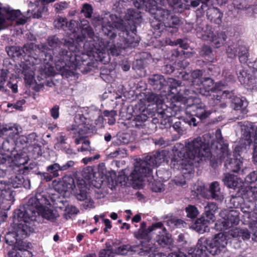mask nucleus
Here are the masks:
<instances>
[{"mask_svg": "<svg viewBox=\"0 0 257 257\" xmlns=\"http://www.w3.org/2000/svg\"><path fill=\"white\" fill-rule=\"evenodd\" d=\"M215 138H211L210 134H206L202 137H197L188 142L184 147L180 145V149L174 150V156L171 160V168H178L186 161L189 164L199 163L200 161L209 160L212 167H216L218 161H222L225 157V167L234 173L240 174L242 162L237 158H229L231 156L228 149V144L224 142L221 131L217 129L215 132Z\"/></svg>", "mask_w": 257, "mask_h": 257, "instance_id": "obj_1", "label": "nucleus"}, {"mask_svg": "<svg viewBox=\"0 0 257 257\" xmlns=\"http://www.w3.org/2000/svg\"><path fill=\"white\" fill-rule=\"evenodd\" d=\"M46 201V198L40 194H37L15 211L14 222L17 226L13 232H9L5 237L6 242L12 248L34 231L36 223H43L44 219L52 222L56 221L58 214L56 211L44 205Z\"/></svg>", "mask_w": 257, "mask_h": 257, "instance_id": "obj_2", "label": "nucleus"}, {"mask_svg": "<svg viewBox=\"0 0 257 257\" xmlns=\"http://www.w3.org/2000/svg\"><path fill=\"white\" fill-rule=\"evenodd\" d=\"M45 49L41 50L38 60L44 64H54L56 69L63 75H70L71 70L79 69L83 74H87L94 67V63L90 60L87 54L82 56H68L66 51L61 48L52 50L46 44Z\"/></svg>", "mask_w": 257, "mask_h": 257, "instance_id": "obj_3", "label": "nucleus"}, {"mask_svg": "<svg viewBox=\"0 0 257 257\" xmlns=\"http://www.w3.org/2000/svg\"><path fill=\"white\" fill-rule=\"evenodd\" d=\"M166 151L161 150L149 154L144 160L140 159L134 165V169L130 174L129 170H122L118 175L120 182L134 184L136 181H143L144 178H150L148 181L151 182L152 168L157 167L164 162L166 157Z\"/></svg>", "mask_w": 257, "mask_h": 257, "instance_id": "obj_4", "label": "nucleus"}, {"mask_svg": "<svg viewBox=\"0 0 257 257\" xmlns=\"http://www.w3.org/2000/svg\"><path fill=\"white\" fill-rule=\"evenodd\" d=\"M141 12L138 10L128 9L124 21L118 24L117 29L119 37L125 47H135L140 42L137 35V27L142 22Z\"/></svg>", "mask_w": 257, "mask_h": 257, "instance_id": "obj_5", "label": "nucleus"}, {"mask_svg": "<svg viewBox=\"0 0 257 257\" xmlns=\"http://www.w3.org/2000/svg\"><path fill=\"white\" fill-rule=\"evenodd\" d=\"M227 244V236L222 232L212 238L202 237L191 251L192 257H208L209 253L213 255L218 254L225 251Z\"/></svg>", "mask_w": 257, "mask_h": 257, "instance_id": "obj_6", "label": "nucleus"}, {"mask_svg": "<svg viewBox=\"0 0 257 257\" xmlns=\"http://www.w3.org/2000/svg\"><path fill=\"white\" fill-rule=\"evenodd\" d=\"M179 102L176 103H170V106L165 103H161L160 107L156 109L155 112H151L150 110L147 113L149 118H151V121L154 124L161 123L167 125L169 122V117L175 116L180 113L182 107L179 105Z\"/></svg>", "mask_w": 257, "mask_h": 257, "instance_id": "obj_7", "label": "nucleus"}, {"mask_svg": "<svg viewBox=\"0 0 257 257\" xmlns=\"http://www.w3.org/2000/svg\"><path fill=\"white\" fill-rule=\"evenodd\" d=\"M154 233L156 234L154 238V243L152 237L149 246L153 247L154 250H150L148 254L149 257H155L158 252L157 249L159 247L165 248L167 251L172 250L173 245L172 235L168 232L162 223L160 227L155 228Z\"/></svg>", "mask_w": 257, "mask_h": 257, "instance_id": "obj_8", "label": "nucleus"}, {"mask_svg": "<svg viewBox=\"0 0 257 257\" xmlns=\"http://www.w3.org/2000/svg\"><path fill=\"white\" fill-rule=\"evenodd\" d=\"M15 147V140L13 139H6L3 141L2 145H0V177L10 174L14 169V163L11 162L10 159H7L5 156H10Z\"/></svg>", "mask_w": 257, "mask_h": 257, "instance_id": "obj_9", "label": "nucleus"}, {"mask_svg": "<svg viewBox=\"0 0 257 257\" xmlns=\"http://www.w3.org/2000/svg\"><path fill=\"white\" fill-rule=\"evenodd\" d=\"M47 42L52 50L58 48L63 49L66 52V55L68 56H82V54H86L78 49L72 39L63 38L60 40L56 35H52L48 37Z\"/></svg>", "mask_w": 257, "mask_h": 257, "instance_id": "obj_10", "label": "nucleus"}, {"mask_svg": "<svg viewBox=\"0 0 257 257\" xmlns=\"http://www.w3.org/2000/svg\"><path fill=\"white\" fill-rule=\"evenodd\" d=\"M134 5L138 9L145 7L146 11L149 12L152 15H155V18H159L163 24L172 12L169 10L158 8L156 6V2L153 0H136L134 2Z\"/></svg>", "mask_w": 257, "mask_h": 257, "instance_id": "obj_11", "label": "nucleus"}, {"mask_svg": "<svg viewBox=\"0 0 257 257\" xmlns=\"http://www.w3.org/2000/svg\"><path fill=\"white\" fill-rule=\"evenodd\" d=\"M162 225L161 222L152 224L147 228V223L143 221L141 222L140 228L134 232V236L140 241L142 246H150L149 243L151 240L152 235L154 234L156 228H159Z\"/></svg>", "mask_w": 257, "mask_h": 257, "instance_id": "obj_12", "label": "nucleus"}, {"mask_svg": "<svg viewBox=\"0 0 257 257\" xmlns=\"http://www.w3.org/2000/svg\"><path fill=\"white\" fill-rule=\"evenodd\" d=\"M257 187V184L250 188H243L236 191H230L231 194L229 199L230 208H240L243 203L244 198L251 196L257 200V195L253 192V189Z\"/></svg>", "mask_w": 257, "mask_h": 257, "instance_id": "obj_13", "label": "nucleus"}, {"mask_svg": "<svg viewBox=\"0 0 257 257\" xmlns=\"http://www.w3.org/2000/svg\"><path fill=\"white\" fill-rule=\"evenodd\" d=\"M248 223L251 232L246 228H235L229 231L228 235L234 240L241 242L242 240L249 239L251 233L252 240L257 241V219L249 221Z\"/></svg>", "mask_w": 257, "mask_h": 257, "instance_id": "obj_14", "label": "nucleus"}, {"mask_svg": "<svg viewBox=\"0 0 257 257\" xmlns=\"http://www.w3.org/2000/svg\"><path fill=\"white\" fill-rule=\"evenodd\" d=\"M154 250L153 247L150 246H142L141 243L138 245H132L130 244H122L114 250V254L125 255L128 253L133 254L137 253L143 256L149 254L150 250Z\"/></svg>", "mask_w": 257, "mask_h": 257, "instance_id": "obj_15", "label": "nucleus"}, {"mask_svg": "<svg viewBox=\"0 0 257 257\" xmlns=\"http://www.w3.org/2000/svg\"><path fill=\"white\" fill-rule=\"evenodd\" d=\"M91 23L94 27H101V35L106 36L111 40L116 37V29L110 22H106L103 17L100 16H94L91 19Z\"/></svg>", "mask_w": 257, "mask_h": 257, "instance_id": "obj_16", "label": "nucleus"}, {"mask_svg": "<svg viewBox=\"0 0 257 257\" xmlns=\"http://www.w3.org/2000/svg\"><path fill=\"white\" fill-rule=\"evenodd\" d=\"M169 117L170 121L167 122L168 124L166 127L171 126L172 125L174 130L179 134H182L184 131L186 129L185 125L188 124L189 126H197V122L196 118L192 115H186L181 118H178V120L174 122L171 118Z\"/></svg>", "mask_w": 257, "mask_h": 257, "instance_id": "obj_17", "label": "nucleus"}, {"mask_svg": "<svg viewBox=\"0 0 257 257\" xmlns=\"http://www.w3.org/2000/svg\"><path fill=\"white\" fill-rule=\"evenodd\" d=\"M75 164V162L71 160L62 165L57 163H54L47 166L46 171L50 173L53 178H57L62 176L64 171L72 169Z\"/></svg>", "mask_w": 257, "mask_h": 257, "instance_id": "obj_18", "label": "nucleus"}, {"mask_svg": "<svg viewBox=\"0 0 257 257\" xmlns=\"http://www.w3.org/2000/svg\"><path fill=\"white\" fill-rule=\"evenodd\" d=\"M166 78L161 74H153L149 76L148 82L151 89L156 92L165 93V90L168 88Z\"/></svg>", "mask_w": 257, "mask_h": 257, "instance_id": "obj_19", "label": "nucleus"}, {"mask_svg": "<svg viewBox=\"0 0 257 257\" xmlns=\"http://www.w3.org/2000/svg\"><path fill=\"white\" fill-rule=\"evenodd\" d=\"M227 98L229 99L231 102V107L236 111H239L241 114V118L244 117L246 114L247 110L246 107L247 106V102L244 97H239L234 95L232 92L227 91Z\"/></svg>", "mask_w": 257, "mask_h": 257, "instance_id": "obj_20", "label": "nucleus"}, {"mask_svg": "<svg viewBox=\"0 0 257 257\" xmlns=\"http://www.w3.org/2000/svg\"><path fill=\"white\" fill-rule=\"evenodd\" d=\"M236 74L240 83L247 89H253L255 86L256 80L252 76L243 69L241 66L236 67Z\"/></svg>", "mask_w": 257, "mask_h": 257, "instance_id": "obj_21", "label": "nucleus"}, {"mask_svg": "<svg viewBox=\"0 0 257 257\" xmlns=\"http://www.w3.org/2000/svg\"><path fill=\"white\" fill-rule=\"evenodd\" d=\"M44 44L36 45L34 43H28L24 45L25 57L24 61H30L28 59H33L35 60H38L41 50L45 49Z\"/></svg>", "mask_w": 257, "mask_h": 257, "instance_id": "obj_22", "label": "nucleus"}, {"mask_svg": "<svg viewBox=\"0 0 257 257\" xmlns=\"http://www.w3.org/2000/svg\"><path fill=\"white\" fill-rule=\"evenodd\" d=\"M18 245L9 250L8 257H32V252L29 250L30 248L29 244L25 241L18 242Z\"/></svg>", "mask_w": 257, "mask_h": 257, "instance_id": "obj_23", "label": "nucleus"}, {"mask_svg": "<svg viewBox=\"0 0 257 257\" xmlns=\"http://www.w3.org/2000/svg\"><path fill=\"white\" fill-rule=\"evenodd\" d=\"M223 221L222 222L224 229L236 225L240 221L239 212L236 209L225 210L223 213Z\"/></svg>", "mask_w": 257, "mask_h": 257, "instance_id": "obj_24", "label": "nucleus"}, {"mask_svg": "<svg viewBox=\"0 0 257 257\" xmlns=\"http://www.w3.org/2000/svg\"><path fill=\"white\" fill-rule=\"evenodd\" d=\"M180 75L183 80L188 81L191 85H195V83L198 85L206 75V70L205 69H195L192 71L190 74L180 72Z\"/></svg>", "mask_w": 257, "mask_h": 257, "instance_id": "obj_25", "label": "nucleus"}, {"mask_svg": "<svg viewBox=\"0 0 257 257\" xmlns=\"http://www.w3.org/2000/svg\"><path fill=\"white\" fill-rule=\"evenodd\" d=\"M186 108H191L192 113L190 115L193 116L196 118L197 122V125L199 122L204 121L206 118H207L211 114V112L209 111L206 110L204 108L199 105L192 104H188L186 103Z\"/></svg>", "mask_w": 257, "mask_h": 257, "instance_id": "obj_26", "label": "nucleus"}, {"mask_svg": "<svg viewBox=\"0 0 257 257\" xmlns=\"http://www.w3.org/2000/svg\"><path fill=\"white\" fill-rule=\"evenodd\" d=\"M214 84V80L210 76H207L205 75L198 84L199 86H202V88L200 87L199 92L203 95L208 96L210 95V91L221 90V88L218 86V84L216 83L215 86Z\"/></svg>", "mask_w": 257, "mask_h": 257, "instance_id": "obj_27", "label": "nucleus"}, {"mask_svg": "<svg viewBox=\"0 0 257 257\" xmlns=\"http://www.w3.org/2000/svg\"><path fill=\"white\" fill-rule=\"evenodd\" d=\"M240 209L244 214L243 217L248 219V222L256 219V206L253 202L244 201Z\"/></svg>", "mask_w": 257, "mask_h": 257, "instance_id": "obj_28", "label": "nucleus"}, {"mask_svg": "<svg viewBox=\"0 0 257 257\" xmlns=\"http://www.w3.org/2000/svg\"><path fill=\"white\" fill-rule=\"evenodd\" d=\"M211 222L205 219L202 216L197 218L193 222L188 224L190 228L196 231L197 232L202 234L210 230L209 225Z\"/></svg>", "mask_w": 257, "mask_h": 257, "instance_id": "obj_29", "label": "nucleus"}, {"mask_svg": "<svg viewBox=\"0 0 257 257\" xmlns=\"http://www.w3.org/2000/svg\"><path fill=\"white\" fill-rule=\"evenodd\" d=\"M222 181L225 186L232 190V191H238V190H240V188H247V187L243 186L241 181L237 176L232 174H224Z\"/></svg>", "mask_w": 257, "mask_h": 257, "instance_id": "obj_30", "label": "nucleus"}, {"mask_svg": "<svg viewBox=\"0 0 257 257\" xmlns=\"http://www.w3.org/2000/svg\"><path fill=\"white\" fill-rule=\"evenodd\" d=\"M21 130L22 128L17 125H6L0 127V138L6 137L7 139L15 140Z\"/></svg>", "mask_w": 257, "mask_h": 257, "instance_id": "obj_31", "label": "nucleus"}, {"mask_svg": "<svg viewBox=\"0 0 257 257\" xmlns=\"http://www.w3.org/2000/svg\"><path fill=\"white\" fill-rule=\"evenodd\" d=\"M81 23V33L76 37V40L78 43L85 41L87 37L90 39H93L94 36L93 30L88 25V22L87 20H83Z\"/></svg>", "mask_w": 257, "mask_h": 257, "instance_id": "obj_32", "label": "nucleus"}, {"mask_svg": "<svg viewBox=\"0 0 257 257\" xmlns=\"http://www.w3.org/2000/svg\"><path fill=\"white\" fill-rule=\"evenodd\" d=\"M88 188L85 181L83 179H78L76 187L73 190L76 198L79 201H84L87 199Z\"/></svg>", "mask_w": 257, "mask_h": 257, "instance_id": "obj_33", "label": "nucleus"}, {"mask_svg": "<svg viewBox=\"0 0 257 257\" xmlns=\"http://www.w3.org/2000/svg\"><path fill=\"white\" fill-rule=\"evenodd\" d=\"M218 208L215 203L208 202L204 206V212L201 216L211 222L215 221L216 218L215 213L217 211Z\"/></svg>", "mask_w": 257, "mask_h": 257, "instance_id": "obj_34", "label": "nucleus"}, {"mask_svg": "<svg viewBox=\"0 0 257 257\" xmlns=\"http://www.w3.org/2000/svg\"><path fill=\"white\" fill-rule=\"evenodd\" d=\"M242 136L249 143L252 141V139L254 141L257 137V127L252 122L247 123L243 126Z\"/></svg>", "mask_w": 257, "mask_h": 257, "instance_id": "obj_35", "label": "nucleus"}, {"mask_svg": "<svg viewBox=\"0 0 257 257\" xmlns=\"http://www.w3.org/2000/svg\"><path fill=\"white\" fill-rule=\"evenodd\" d=\"M24 45L23 47L19 46H11L6 47V51L8 55L14 59L24 60L25 52Z\"/></svg>", "mask_w": 257, "mask_h": 257, "instance_id": "obj_36", "label": "nucleus"}, {"mask_svg": "<svg viewBox=\"0 0 257 257\" xmlns=\"http://www.w3.org/2000/svg\"><path fill=\"white\" fill-rule=\"evenodd\" d=\"M225 98H227V91H224L221 95L213 94L209 100V103L216 108H224L226 107V102Z\"/></svg>", "mask_w": 257, "mask_h": 257, "instance_id": "obj_37", "label": "nucleus"}, {"mask_svg": "<svg viewBox=\"0 0 257 257\" xmlns=\"http://www.w3.org/2000/svg\"><path fill=\"white\" fill-rule=\"evenodd\" d=\"M7 73H2L0 75V91H6L5 88V84L7 82L6 86L11 89L12 92L14 93L18 92L17 80L13 79L12 81L7 82Z\"/></svg>", "mask_w": 257, "mask_h": 257, "instance_id": "obj_38", "label": "nucleus"}, {"mask_svg": "<svg viewBox=\"0 0 257 257\" xmlns=\"http://www.w3.org/2000/svg\"><path fill=\"white\" fill-rule=\"evenodd\" d=\"M149 111L148 108L143 109L141 113L136 115L132 121V125L139 129L143 128L145 125V122L149 119V116L147 114Z\"/></svg>", "mask_w": 257, "mask_h": 257, "instance_id": "obj_39", "label": "nucleus"}, {"mask_svg": "<svg viewBox=\"0 0 257 257\" xmlns=\"http://www.w3.org/2000/svg\"><path fill=\"white\" fill-rule=\"evenodd\" d=\"M209 192L211 197L217 201H222L224 197L221 191L219 183L217 181L213 182L209 186Z\"/></svg>", "mask_w": 257, "mask_h": 257, "instance_id": "obj_40", "label": "nucleus"}, {"mask_svg": "<svg viewBox=\"0 0 257 257\" xmlns=\"http://www.w3.org/2000/svg\"><path fill=\"white\" fill-rule=\"evenodd\" d=\"M166 82L168 88L165 90V95L170 94H175L178 93L179 90L177 89V88L181 84L180 81L173 78H167Z\"/></svg>", "mask_w": 257, "mask_h": 257, "instance_id": "obj_41", "label": "nucleus"}, {"mask_svg": "<svg viewBox=\"0 0 257 257\" xmlns=\"http://www.w3.org/2000/svg\"><path fill=\"white\" fill-rule=\"evenodd\" d=\"M207 17L211 22L219 25L222 23L223 13L219 9L213 8L207 13Z\"/></svg>", "mask_w": 257, "mask_h": 257, "instance_id": "obj_42", "label": "nucleus"}, {"mask_svg": "<svg viewBox=\"0 0 257 257\" xmlns=\"http://www.w3.org/2000/svg\"><path fill=\"white\" fill-rule=\"evenodd\" d=\"M167 224L170 227L180 228L187 227L188 223L183 219L178 218L176 215L172 214L168 219Z\"/></svg>", "mask_w": 257, "mask_h": 257, "instance_id": "obj_43", "label": "nucleus"}, {"mask_svg": "<svg viewBox=\"0 0 257 257\" xmlns=\"http://www.w3.org/2000/svg\"><path fill=\"white\" fill-rule=\"evenodd\" d=\"M227 36L224 32H216L212 33L211 36V40L216 48L219 47L226 41Z\"/></svg>", "mask_w": 257, "mask_h": 257, "instance_id": "obj_44", "label": "nucleus"}, {"mask_svg": "<svg viewBox=\"0 0 257 257\" xmlns=\"http://www.w3.org/2000/svg\"><path fill=\"white\" fill-rule=\"evenodd\" d=\"M164 24L165 27L176 28L181 24V19L171 12Z\"/></svg>", "mask_w": 257, "mask_h": 257, "instance_id": "obj_45", "label": "nucleus"}, {"mask_svg": "<svg viewBox=\"0 0 257 257\" xmlns=\"http://www.w3.org/2000/svg\"><path fill=\"white\" fill-rule=\"evenodd\" d=\"M186 213L187 221H190L191 223L195 221L199 214L198 208L194 205H189L185 208Z\"/></svg>", "mask_w": 257, "mask_h": 257, "instance_id": "obj_46", "label": "nucleus"}, {"mask_svg": "<svg viewBox=\"0 0 257 257\" xmlns=\"http://www.w3.org/2000/svg\"><path fill=\"white\" fill-rule=\"evenodd\" d=\"M62 184L63 187V190L65 192H71L76 187L74 179L71 176H64Z\"/></svg>", "mask_w": 257, "mask_h": 257, "instance_id": "obj_47", "label": "nucleus"}, {"mask_svg": "<svg viewBox=\"0 0 257 257\" xmlns=\"http://www.w3.org/2000/svg\"><path fill=\"white\" fill-rule=\"evenodd\" d=\"M152 20L150 22L151 27L154 30V33L156 34L158 36H161L162 32L165 27L163 23L157 18H155V15Z\"/></svg>", "mask_w": 257, "mask_h": 257, "instance_id": "obj_48", "label": "nucleus"}, {"mask_svg": "<svg viewBox=\"0 0 257 257\" xmlns=\"http://www.w3.org/2000/svg\"><path fill=\"white\" fill-rule=\"evenodd\" d=\"M186 54V52L179 49H174L168 51L166 54V58L172 61H176L177 59H182L183 56Z\"/></svg>", "mask_w": 257, "mask_h": 257, "instance_id": "obj_49", "label": "nucleus"}, {"mask_svg": "<svg viewBox=\"0 0 257 257\" xmlns=\"http://www.w3.org/2000/svg\"><path fill=\"white\" fill-rule=\"evenodd\" d=\"M67 139L68 138L65 135H63L61 134L56 139V143L55 144L54 148L58 151H62L69 146L67 142Z\"/></svg>", "mask_w": 257, "mask_h": 257, "instance_id": "obj_50", "label": "nucleus"}, {"mask_svg": "<svg viewBox=\"0 0 257 257\" xmlns=\"http://www.w3.org/2000/svg\"><path fill=\"white\" fill-rule=\"evenodd\" d=\"M169 5L172 7L174 11L178 13H182L186 9L187 6L183 0H167Z\"/></svg>", "mask_w": 257, "mask_h": 257, "instance_id": "obj_51", "label": "nucleus"}, {"mask_svg": "<svg viewBox=\"0 0 257 257\" xmlns=\"http://www.w3.org/2000/svg\"><path fill=\"white\" fill-rule=\"evenodd\" d=\"M77 130L80 135H85L92 133L95 130V127L89 123L84 122L78 125Z\"/></svg>", "mask_w": 257, "mask_h": 257, "instance_id": "obj_52", "label": "nucleus"}, {"mask_svg": "<svg viewBox=\"0 0 257 257\" xmlns=\"http://www.w3.org/2000/svg\"><path fill=\"white\" fill-rule=\"evenodd\" d=\"M248 50L247 48L244 45H238L237 56L239 61L241 63H245L248 57Z\"/></svg>", "mask_w": 257, "mask_h": 257, "instance_id": "obj_53", "label": "nucleus"}, {"mask_svg": "<svg viewBox=\"0 0 257 257\" xmlns=\"http://www.w3.org/2000/svg\"><path fill=\"white\" fill-rule=\"evenodd\" d=\"M22 181H24V177L22 175H14L10 178L9 183L13 188H17L22 187Z\"/></svg>", "mask_w": 257, "mask_h": 257, "instance_id": "obj_54", "label": "nucleus"}, {"mask_svg": "<svg viewBox=\"0 0 257 257\" xmlns=\"http://www.w3.org/2000/svg\"><path fill=\"white\" fill-rule=\"evenodd\" d=\"M145 97L148 102L152 103L157 104L161 101L160 95L153 92H146Z\"/></svg>", "mask_w": 257, "mask_h": 257, "instance_id": "obj_55", "label": "nucleus"}, {"mask_svg": "<svg viewBox=\"0 0 257 257\" xmlns=\"http://www.w3.org/2000/svg\"><path fill=\"white\" fill-rule=\"evenodd\" d=\"M53 64H49L48 65V67L46 66L45 68L42 70L41 75V78L43 79L44 78H47V77L54 76L55 74V71L54 69V67L52 66Z\"/></svg>", "mask_w": 257, "mask_h": 257, "instance_id": "obj_56", "label": "nucleus"}, {"mask_svg": "<svg viewBox=\"0 0 257 257\" xmlns=\"http://www.w3.org/2000/svg\"><path fill=\"white\" fill-rule=\"evenodd\" d=\"M238 44H233L228 46L226 49V53L228 57L233 58L237 56Z\"/></svg>", "mask_w": 257, "mask_h": 257, "instance_id": "obj_57", "label": "nucleus"}, {"mask_svg": "<svg viewBox=\"0 0 257 257\" xmlns=\"http://www.w3.org/2000/svg\"><path fill=\"white\" fill-rule=\"evenodd\" d=\"M55 27L58 29H62L64 31L67 27V21L66 19L60 18L54 22Z\"/></svg>", "mask_w": 257, "mask_h": 257, "instance_id": "obj_58", "label": "nucleus"}, {"mask_svg": "<svg viewBox=\"0 0 257 257\" xmlns=\"http://www.w3.org/2000/svg\"><path fill=\"white\" fill-rule=\"evenodd\" d=\"M34 172L35 174L39 176V178L41 180V182H50L53 179L50 173L47 171L46 172H41L39 170H36Z\"/></svg>", "mask_w": 257, "mask_h": 257, "instance_id": "obj_59", "label": "nucleus"}, {"mask_svg": "<svg viewBox=\"0 0 257 257\" xmlns=\"http://www.w3.org/2000/svg\"><path fill=\"white\" fill-rule=\"evenodd\" d=\"M257 181V171L250 172L244 178V182L247 184H251Z\"/></svg>", "mask_w": 257, "mask_h": 257, "instance_id": "obj_60", "label": "nucleus"}, {"mask_svg": "<svg viewBox=\"0 0 257 257\" xmlns=\"http://www.w3.org/2000/svg\"><path fill=\"white\" fill-rule=\"evenodd\" d=\"M212 53V48L207 45H203L199 51V54L202 57H209Z\"/></svg>", "mask_w": 257, "mask_h": 257, "instance_id": "obj_61", "label": "nucleus"}, {"mask_svg": "<svg viewBox=\"0 0 257 257\" xmlns=\"http://www.w3.org/2000/svg\"><path fill=\"white\" fill-rule=\"evenodd\" d=\"M33 6H34V5H33ZM35 6L37 8V10L36 11L33 10L32 13L33 16V18L39 19L42 17V13L45 10H47V8L45 5H41L39 8V5L38 7H36L35 5Z\"/></svg>", "mask_w": 257, "mask_h": 257, "instance_id": "obj_62", "label": "nucleus"}, {"mask_svg": "<svg viewBox=\"0 0 257 257\" xmlns=\"http://www.w3.org/2000/svg\"><path fill=\"white\" fill-rule=\"evenodd\" d=\"M81 12L84 13L86 18H90L93 13L92 7L90 4H85L83 5Z\"/></svg>", "mask_w": 257, "mask_h": 257, "instance_id": "obj_63", "label": "nucleus"}, {"mask_svg": "<svg viewBox=\"0 0 257 257\" xmlns=\"http://www.w3.org/2000/svg\"><path fill=\"white\" fill-rule=\"evenodd\" d=\"M7 12L8 17L9 19H10L11 20H15L17 19H18V18L21 16V13L20 10H7L6 11Z\"/></svg>", "mask_w": 257, "mask_h": 257, "instance_id": "obj_64", "label": "nucleus"}]
</instances>
